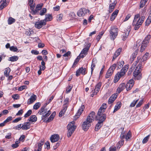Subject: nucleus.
Listing matches in <instances>:
<instances>
[{
    "label": "nucleus",
    "instance_id": "c9c22d12",
    "mask_svg": "<svg viewBox=\"0 0 151 151\" xmlns=\"http://www.w3.org/2000/svg\"><path fill=\"white\" fill-rule=\"evenodd\" d=\"M91 117V122H93L95 118L96 119V116L95 115V113L93 111H92L89 114V117Z\"/></svg>",
    "mask_w": 151,
    "mask_h": 151
},
{
    "label": "nucleus",
    "instance_id": "680f3d73",
    "mask_svg": "<svg viewBox=\"0 0 151 151\" xmlns=\"http://www.w3.org/2000/svg\"><path fill=\"white\" fill-rule=\"evenodd\" d=\"M12 119V116L8 117L4 121L6 124L11 121Z\"/></svg>",
    "mask_w": 151,
    "mask_h": 151
},
{
    "label": "nucleus",
    "instance_id": "dca6fc26",
    "mask_svg": "<svg viewBox=\"0 0 151 151\" xmlns=\"http://www.w3.org/2000/svg\"><path fill=\"white\" fill-rule=\"evenodd\" d=\"M129 65H125L122 68L120 72H118L120 73L121 75L123 76L125 74L127 70L129 68Z\"/></svg>",
    "mask_w": 151,
    "mask_h": 151
},
{
    "label": "nucleus",
    "instance_id": "4be33fe9",
    "mask_svg": "<svg viewBox=\"0 0 151 151\" xmlns=\"http://www.w3.org/2000/svg\"><path fill=\"white\" fill-rule=\"evenodd\" d=\"M119 12L117 9L115 10L111 14L110 17V20L111 21H113L116 17Z\"/></svg>",
    "mask_w": 151,
    "mask_h": 151
},
{
    "label": "nucleus",
    "instance_id": "a878e982",
    "mask_svg": "<svg viewBox=\"0 0 151 151\" xmlns=\"http://www.w3.org/2000/svg\"><path fill=\"white\" fill-rule=\"evenodd\" d=\"M68 106H65L63 107V109L61 111L59 114V116L60 117L62 116L63 115L64 113H65L66 110L67 109Z\"/></svg>",
    "mask_w": 151,
    "mask_h": 151
},
{
    "label": "nucleus",
    "instance_id": "f03ea898",
    "mask_svg": "<svg viewBox=\"0 0 151 151\" xmlns=\"http://www.w3.org/2000/svg\"><path fill=\"white\" fill-rule=\"evenodd\" d=\"M145 17L142 16L140 18V15L139 14H137L135 15L132 23V24L134 26V29L135 30H137L141 26L143 22Z\"/></svg>",
    "mask_w": 151,
    "mask_h": 151
},
{
    "label": "nucleus",
    "instance_id": "58836bf2",
    "mask_svg": "<svg viewBox=\"0 0 151 151\" xmlns=\"http://www.w3.org/2000/svg\"><path fill=\"white\" fill-rule=\"evenodd\" d=\"M51 113V111L50 110H49L45 115H43L42 116V119H43L44 120H46V118Z\"/></svg>",
    "mask_w": 151,
    "mask_h": 151
},
{
    "label": "nucleus",
    "instance_id": "6e6d98bb",
    "mask_svg": "<svg viewBox=\"0 0 151 151\" xmlns=\"http://www.w3.org/2000/svg\"><path fill=\"white\" fill-rule=\"evenodd\" d=\"M116 66V64H114L110 67L109 69L111 70L113 72H114V71L115 69Z\"/></svg>",
    "mask_w": 151,
    "mask_h": 151
},
{
    "label": "nucleus",
    "instance_id": "f3484780",
    "mask_svg": "<svg viewBox=\"0 0 151 151\" xmlns=\"http://www.w3.org/2000/svg\"><path fill=\"white\" fill-rule=\"evenodd\" d=\"M122 50V48L120 47L115 52L112 59V61H114L115 59L120 54Z\"/></svg>",
    "mask_w": 151,
    "mask_h": 151
},
{
    "label": "nucleus",
    "instance_id": "c03bdc74",
    "mask_svg": "<svg viewBox=\"0 0 151 151\" xmlns=\"http://www.w3.org/2000/svg\"><path fill=\"white\" fill-rule=\"evenodd\" d=\"M41 104L40 102H37L33 106V109L35 110L37 109L40 106Z\"/></svg>",
    "mask_w": 151,
    "mask_h": 151
},
{
    "label": "nucleus",
    "instance_id": "a19ab883",
    "mask_svg": "<svg viewBox=\"0 0 151 151\" xmlns=\"http://www.w3.org/2000/svg\"><path fill=\"white\" fill-rule=\"evenodd\" d=\"M47 12V9L46 8H43L42 9L40 10L39 12V14L41 16H43Z\"/></svg>",
    "mask_w": 151,
    "mask_h": 151
},
{
    "label": "nucleus",
    "instance_id": "ea45409f",
    "mask_svg": "<svg viewBox=\"0 0 151 151\" xmlns=\"http://www.w3.org/2000/svg\"><path fill=\"white\" fill-rule=\"evenodd\" d=\"M113 73V72L112 71L109 69L106 75V78H109L112 75Z\"/></svg>",
    "mask_w": 151,
    "mask_h": 151
},
{
    "label": "nucleus",
    "instance_id": "a211bd4d",
    "mask_svg": "<svg viewBox=\"0 0 151 151\" xmlns=\"http://www.w3.org/2000/svg\"><path fill=\"white\" fill-rule=\"evenodd\" d=\"M125 87V84L123 83L120 84L118 88H117V91L118 93H120L122 91L124 90Z\"/></svg>",
    "mask_w": 151,
    "mask_h": 151
},
{
    "label": "nucleus",
    "instance_id": "69168bd1",
    "mask_svg": "<svg viewBox=\"0 0 151 151\" xmlns=\"http://www.w3.org/2000/svg\"><path fill=\"white\" fill-rule=\"evenodd\" d=\"M44 144V142L41 141V142L39 143L38 145V148L40 150H41L42 146Z\"/></svg>",
    "mask_w": 151,
    "mask_h": 151
},
{
    "label": "nucleus",
    "instance_id": "bb28decb",
    "mask_svg": "<svg viewBox=\"0 0 151 151\" xmlns=\"http://www.w3.org/2000/svg\"><path fill=\"white\" fill-rule=\"evenodd\" d=\"M56 114V112L55 111L53 112L51 115L50 116L49 118L46 121V123H48L52 121L54 119V117L55 116Z\"/></svg>",
    "mask_w": 151,
    "mask_h": 151
},
{
    "label": "nucleus",
    "instance_id": "4d7b16f0",
    "mask_svg": "<svg viewBox=\"0 0 151 151\" xmlns=\"http://www.w3.org/2000/svg\"><path fill=\"white\" fill-rule=\"evenodd\" d=\"M12 97L14 100H17L19 99V96L18 94H15L12 96Z\"/></svg>",
    "mask_w": 151,
    "mask_h": 151
},
{
    "label": "nucleus",
    "instance_id": "a18cd8bd",
    "mask_svg": "<svg viewBox=\"0 0 151 151\" xmlns=\"http://www.w3.org/2000/svg\"><path fill=\"white\" fill-rule=\"evenodd\" d=\"M133 86L132 84H130L128 83H127L126 85H125L127 91L130 90Z\"/></svg>",
    "mask_w": 151,
    "mask_h": 151
},
{
    "label": "nucleus",
    "instance_id": "37998d69",
    "mask_svg": "<svg viewBox=\"0 0 151 151\" xmlns=\"http://www.w3.org/2000/svg\"><path fill=\"white\" fill-rule=\"evenodd\" d=\"M151 22V17L149 16L146 20L145 22V25L146 26H148Z\"/></svg>",
    "mask_w": 151,
    "mask_h": 151
},
{
    "label": "nucleus",
    "instance_id": "20e7f679",
    "mask_svg": "<svg viewBox=\"0 0 151 151\" xmlns=\"http://www.w3.org/2000/svg\"><path fill=\"white\" fill-rule=\"evenodd\" d=\"M119 30L115 26H111L109 31V36L111 40H114L118 35Z\"/></svg>",
    "mask_w": 151,
    "mask_h": 151
},
{
    "label": "nucleus",
    "instance_id": "e2e57ef3",
    "mask_svg": "<svg viewBox=\"0 0 151 151\" xmlns=\"http://www.w3.org/2000/svg\"><path fill=\"white\" fill-rule=\"evenodd\" d=\"M27 88L26 86H23L19 87L18 88V90L19 91H22L24 89H25Z\"/></svg>",
    "mask_w": 151,
    "mask_h": 151
},
{
    "label": "nucleus",
    "instance_id": "f704fd0d",
    "mask_svg": "<svg viewBox=\"0 0 151 151\" xmlns=\"http://www.w3.org/2000/svg\"><path fill=\"white\" fill-rule=\"evenodd\" d=\"M18 59V57L16 56H13L9 58L8 60L11 62L17 61Z\"/></svg>",
    "mask_w": 151,
    "mask_h": 151
},
{
    "label": "nucleus",
    "instance_id": "13d9d810",
    "mask_svg": "<svg viewBox=\"0 0 151 151\" xmlns=\"http://www.w3.org/2000/svg\"><path fill=\"white\" fill-rule=\"evenodd\" d=\"M22 124H18L17 126L14 127H13V129H16V130H19L21 128V127H22Z\"/></svg>",
    "mask_w": 151,
    "mask_h": 151
},
{
    "label": "nucleus",
    "instance_id": "0eeeda50",
    "mask_svg": "<svg viewBox=\"0 0 151 151\" xmlns=\"http://www.w3.org/2000/svg\"><path fill=\"white\" fill-rule=\"evenodd\" d=\"M89 12L88 10L85 8L81 9L78 12L77 14L79 17L84 16L87 12Z\"/></svg>",
    "mask_w": 151,
    "mask_h": 151
},
{
    "label": "nucleus",
    "instance_id": "b1692460",
    "mask_svg": "<svg viewBox=\"0 0 151 151\" xmlns=\"http://www.w3.org/2000/svg\"><path fill=\"white\" fill-rule=\"evenodd\" d=\"M149 54L148 53H146L143 56L142 59L141 60V61L139 63L142 64H144L145 63V61H146L148 58Z\"/></svg>",
    "mask_w": 151,
    "mask_h": 151
},
{
    "label": "nucleus",
    "instance_id": "5fc2aeb1",
    "mask_svg": "<svg viewBox=\"0 0 151 151\" xmlns=\"http://www.w3.org/2000/svg\"><path fill=\"white\" fill-rule=\"evenodd\" d=\"M54 97L53 96H52L47 101L46 103L45 104V106H46L48 104L51 102L52 100L53 99Z\"/></svg>",
    "mask_w": 151,
    "mask_h": 151
},
{
    "label": "nucleus",
    "instance_id": "72a5a7b5",
    "mask_svg": "<svg viewBox=\"0 0 151 151\" xmlns=\"http://www.w3.org/2000/svg\"><path fill=\"white\" fill-rule=\"evenodd\" d=\"M124 61H118L117 63V64H116V65H117V69H120L124 65Z\"/></svg>",
    "mask_w": 151,
    "mask_h": 151
},
{
    "label": "nucleus",
    "instance_id": "393cba45",
    "mask_svg": "<svg viewBox=\"0 0 151 151\" xmlns=\"http://www.w3.org/2000/svg\"><path fill=\"white\" fill-rule=\"evenodd\" d=\"M122 106V103L120 101L117 102L114 107V109L113 112L114 113L116 112Z\"/></svg>",
    "mask_w": 151,
    "mask_h": 151
},
{
    "label": "nucleus",
    "instance_id": "412c9836",
    "mask_svg": "<svg viewBox=\"0 0 151 151\" xmlns=\"http://www.w3.org/2000/svg\"><path fill=\"white\" fill-rule=\"evenodd\" d=\"M37 99V96L35 95H33L31 96L30 98L28 100L27 104H28L32 103Z\"/></svg>",
    "mask_w": 151,
    "mask_h": 151
},
{
    "label": "nucleus",
    "instance_id": "f8f14e48",
    "mask_svg": "<svg viewBox=\"0 0 151 151\" xmlns=\"http://www.w3.org/2000/svg\"><path fill=\"white\" fill-rule=\"evenodd\" d=\"M81 73L84 75L86 74L87 73L86 69L85 68H83V67L79 68L76 71V76H78Z\"/></svg>",
    "mask_w": 151,
    "mask_h": 151
},
{
    "label": "nucleus",
    "instance_id": "7ed1b4c3",
    "mask_svg": "<svg viewBox=\"0 0 151 151\" xmlns=\"http://www.w3.org/2000/svg\"><path fill=\"white\" fill-rule=\"evenodd\" d=\"M142 65L140 63L136 67V69L133 72V76L137 80H140L142 78V74L141 73L142 70Z\"/></svg>",
    "mask_w": 151,
    "mask_h": 151
},
{
    "label": "nucleus",
    "instance_id": "bf43d9fd",
    "mask_svg": "<svg viewBox=\"0 0 151 151\" xmlns=\"http://www.w3.org/2000/svg\"><path fill=\"white\" fill-rule=\"evenodd\" d=\"M138 100V99H137L136 100H134L131 103L130 105V106L131 107H133L135 106L136 103L137 102Z\"/></svg>",
    "mask_w": 151,
    "mask_h": 151
},
{
    "label": "nucleus",
    "instance_id": "6e6552de",
    "mask_svg": "<svg viewBox=\"0 0 151 151\" xmlns=\"http://www.w3.org/2000/svg\"><path fill=\"white\" fill-rule=\"evenodd\" d=\"M131 29V26H128L126 30H124V32L123 35L122 40L123 41L125 40L128 37V35L130 32Z\"/></svg>",
    "mask_w": 151,
    "mask_h": 151
},
{
    "label": "nucleus",
    "instance_id": "9b49d317",
    "mask_svg": "<svg viewBox=\"0 0 151 151\" xmlns=\"http://www.w3.org/2000/svg\"><path fill=\"white\" fill-rule=\"evenodd\" d=\"M91 125V123L86 120L82 124V128L84 131H87Z\"/></svg>",
    "mask_w": 151,
    "mask_h": 151
},
{
    "label": "nucleus",
    "instance_id": "3c124183",
    "mask_svg": "<svg viewBox=\"0 0 151 151\" xmlns=\"http://www.w3.org/2000/svg\"><path fill=\"white\" fill-rule=\"evenodd\" d=\"M150 137V135H148L146 137L143 139L142 142L143 144L146 143L148 141Z\"/></svg>",
    "mask_w": 151,
    "mask_h": 151
},
{
    "label": "nucleus",
    "instance_id": "338daca9",
    "mask_svg": "<svg viewBox=\"0 0 151 151\" xmlns=\"http://www.w3.org/2000/svg\"><path fill=\"white\" fill-rule=\"evenodd\" d=\"M114 100H115L113 99L112 97H110L108 101V103L109 104H112Z\"/></svg>",
    "mask_w": 151,
    "mask_h": 151
},
{
    "label": "nucleus",
    "instance_id": "ddd939ff",
    "mask_svg": "<svg viewBox=\"0 0 151 151\" xmlns=\"http://www.w3.org/2000/svg\"><path fill=\"white\" fill-rule=\"evenodd\" d=\"M101 85V83L100 82L98 83L96 86L94 90L93 93V96H93L94 95H96L98 92L99 91L100 87Z\"/></svg>",
    "mask_w": 151,
    "mask_h": 151
},
{
    "label": "nucleus",
    "instance_id": "49530a36",
    "mask_svg": "<svg viewBox=\"0 0 151 151\" xmlns=\"http://www.w3.org/2000/svg\"><path fill=\"white\" fill-rule=\"evenodd\" d=\"M145 0H141L140 2V8L143 7L147 3Z\"/></svg>",
    "mask_w": 151,
    "mask_h": 151
},
{
    "label": "nucleus",
    "instance_id": "423d86ee",
    "mask_svg": "<svg viewBox=\"0 0 151 151\" xmlns=\"http://www.w3.org/2000/svg\"><path fill=\"white\" fill-rule=\"evenodd\" d=\"M116 0H110V3L109 7V12H111L114 9L116 4Z\"/></svg>",
    "mask_w": 151,
    "mask_h": 151
},
{
    "label": "nucleus",
    "instance_id": "0e129e2a",
    "mask_svg": "<svg viewBox=\"0 0 151 151\" xmlns=\"http://www.w3.org/2000/svg\"><path fill=\"white\" fill-rule=\"evenodd\" d=\"M21 119L22 118L21 117H19L17 118L13 121L12 122L14 123H17L19 121H20L21 120Z\"/></svg>",
    "mask_w": 151,
    "mask_h": 151
},
{
    "label": "nucleus",
    "instance_id": "9d476101",
    "mask_svg": "<svg viewBox=\"0 0 151 151\" xmlns=\"http://www.w3.org/2000/svg\"><path fill=\"white\" fill-rule=\"evenodd\" d=\"M43 5V3H40L36 5L35 9L33 11V14H39V11L40 10Z\"/></svg>",
    "mask_w": 151,
    "mask_h": 151
},
{
    "label": "nucleus",
    "instance_id": "2eb2a0df",
    "mask_svg": "<svg viewBox=\"0 0 151 151\" xmlns=\"http://www.w3.org/2000/svg\"><path fill=\"white\" fill-rule=\"evenodd\" d=\"M31 124L29 122H25L23 124H22L21 128L22 130H27L30 127Z\"/></svg>",
    "mask_w": 151,
    "mask_h": 151
},
{
    "label": "nucleus",
    "instance_id": "473e14b6",
    "mask_svg": "<svg viewBox=\"0 0 151 151\" xmlns=\"http://www.w3.org/2000/svg\"><path fill=\"white\" fill-rule=\"evenodd\" d=\"M103 122H101L99 121L96 124V127L95 129V131H98V130L100 129L101 126L103 125Z\"/></svg>",
    "mask_w": 151,
    "mask_h": 151
},
{
    "label": "nucleus",
    "instance_id": "c756f323",
    "mask_svg": "<svg viewBox=\"0 0 151 151\" xmlns=\"http://www.w3.org/2000/svg\"><path fill=\"white\" fill-rule=\"evenodd\" d=\"M7 5V3L6 2V0H2L1 2L0 5V9H2L5 6Z\"/></svg>",
    "mask_w": 151,
    "mask_h": 151
},
{
    "label": "nucleus",
    "instance_id": "c85d7f7f",
    "mask_svg": "<svg viewBox=\"0 0 151 151\" xmlns=\"http://www.w3.org/2000/svg\"><path fill=\"white\" fill-rule=\"evenodd\" d=\"M122 76H123L121 75L120 73L118 72L117 74L115 75L114 77V82L115 83L117 82L120 79L121 77H122Z\"/></svg>",
    "mask_w": 151,
    "mask_h": 151
},
{
    "label": "nucleus",
    "instance_id": "4c0bfd02",
    "mask_svg": "<svg viewBox=\"0 0 151 151\" xmlns=\"http://www.w3.org/2000/svg\"><path fill=\"white\" fill-rule=\"evenodd\" d=\"M9 24H11L15 22V19L12 17H9L7 20Z\"/></svg>",
    "mask_w": 151,
    "mask_h": 151
},
{
    "label": "nucleus",
    "instance_id": "774afa93",
    "mask_svg": "<svg viewBox=\"0 0 151 151\" xmlns=\"http://www.w3.org/2000/svg\"><path fill=\"white\" fill-rule=\"evenodd\" d=\"M109 151H116V147L115 146L110 147L109 149Z\"/></svg>",
    "mask_w": 151,
    "mask_h": 151
},
{
    "label": "nucleus",
    "instance_id": "4468645a",
    "mask_svg": "<svg viewBox=\"0 0 151 151\" xmlns=\"http://www.w3.org/2000/svg\"><path fill=\"white\" fill-rule=\"evenodd\" d=\"M89 48L88 47H86L84 48L81 51V54L79 55V58H83L87 54V52Z\"/></svg>",
    "mask_w": 151,
    "mask_h": 151
},
{
    "label": "nucleus",
    "instance_id": "2f4dec72",
    "mask_svg": "<svg viewBox=\"0 0 151 151\" xmlns=\"http://www.w3.org/2000/svg\"><path fill=\"white\" fill-rule=\"evenodd\" d=\"M46 17L45 19L43 20H45V23L47 21H50L52 20V16L51 14H47L45 16Z\"/></svg>",
    "mask_w": 151,
    "mask_h": 151
},
{
    "label": "nucleus",
    "instance_id": "6ab92c4d",
    "mask_svg": "<svg viewBox=\"0 0 151 151\" xmlns=\"http://www.w3.org/2000/svg\"><path fill=\"white\" fill-rule=\"evenodd\" d=\"M84 108L85 107L84 105H82L81 107H80L75 115L77 117V118H78L79 116L81 114L83 111Z\"/></svg>",
    "mask_w": 151,
    "mask_h": 151
},
{
    "label": "nucleus",
    "instance_id": "5701e85b",
    "mask_svg": "<svg viewBox=\"0 0 151 151\" xmlns=\"http://www.w3.org/2000/svg\"><path fill=\"white\" fill-rule=\"evenodd\" d=\"M151 36L150 35H148L144 39L142 42V44L147 45L150 40Z\"/></svg>",
    "mask_w": 151,
    "mask_h": 151
},
{
    "label": "nucleus",
    "instance_id": "de8ad7c7",
    "mask_svg": "<svg viewBox=\"0 0 151 151\" xmlns=\"http://www.w3.org/2000/svg\"><path fill=\"white\" fill-rule=\"evenodd\" d=\"M69 99L68 98H66L64 101V104H63V106H68L67 104L68 103L69 101Z\"/></svg>",
    "mask_w": 151,
    "mask_h": 151
},
{
    "label": "nucleus",
    "instance_id": "7c9ffc66",
    "mask_svg": "<svg viewBox=\"0 0 151 151\" xmlns=\"http://www.w3.org/2000/svg\"><path fill=\"white\" fill-rule=\"evenodd\" d=\"M37 117L35 115H31L28 119V121L32 122H35L37 120Z\"/></svg>",
    "mask_w": 151,
    "mask_h": 151
},
{
    "label": "nucleus",
    "instance_id": "e433bc0d",
    "mask_svg": "<svg viewBox=\"0 0 151 151\" xmlns=\"http://www.w3.org/2000/svg\"><path fill=\"white\" fill-rule=\"evenodd\" d=\"M45 104L43 107H42L40 109L38 113L40 114L41 115L42 112H44V113H46L47 111V109H45V107L46 106H45Z\"/></svg>",
    "mask_w": 151,
    "mask_h": 151
},
{
    "label": "nucleus",
    "instance_id": "f257e3e1",
    "mask_svg": "<svg viewBox=\"0 0 151 151\" xmlns=\"http://www.w3.org/2000/svg\"><path fill=\"white\" fill-rule=\"evenodd\" d=\"M107 107V104L106 103H103L102 105L96 116V120L103 123L106 118V115L104 113Z\"/></svg>",
    "mask_w": 151,
    "mask_h": 151
},
{
    "label": "nucleus",
    "instance_id": "052dcab7",
    "mask_svg": "<svg viewBox=\"0 0 151 151\" xmlns=\"http://www.w3.org/2000/svg\"><path fill=\"white\" fill-rule=\"evenodd\" d=\"M29 5L30 6V9L32 11L33 14V11H34V10H35L34 9L35 6V3H34V4H31Z\"/></svg>",
    "mask_w": 151,
    "mask_h": 151
},
{
    "label": "nucleus",
    "instance_id": "cd10ccee",
    "mask_svg": "<svg viewBox=\"0 0 151 151\" xmlns=\"http://www.w3.org/2000/svg\"><path fill=\"white\" fill-rule=\"evenodd\" d=\"M97 62L96 59H93L91 65V73H92L94 68L95 67V65Z\"/></svg>",
    "mask_w": 151,
    "mask_h": 151
},
{
    "label": "nucleus",
    "instance_id": "aec40b11",
    "mask_svg": "<svg viewBox=\"0 0 151 151\" xmlns=\"http://www.w3.org/2000/svg\"><path fill=\"white\" fill-rule=\"evenodd\" d=\"M59 136L58 134L52 135L50 137V140L52 142L57 141L59 139Z\"/></svg>",
    "mask_w": 151,
    "mask_h": 151
},
{
    "label": "nucleus",
    "instance_id": "1a4fd4ad",
    "mask_svg": "<svg viewBox=\"0 0 151 151\" xmlns=\"http://www.w3.org/2000/svg\"><path fill=\"white\" fill-rule=\"evenodd\" d=\"M46 24L45 20H43L36 22L35 24V26L38 29H40Z\"/></svg>",
    "mask_w": 151,
    "mask_h": 151
},
{
    "label": "nucleus",
    "instance_id": "39448f33",
    "mask_svg": "<svg viewBox=\"0 0 151 151\" xmlns=\"http://www.w3.org/2000/svg\"><path fill=\"white\" fill-rule=\"evenodd\" d=\"M74 123L75 122L74 121L72 122H70L67 126L68 129L67 136L68 137L71 136L76 128V126L74 125Z\"/></svg>",
    "mask_w": 151,
    "mask_h": 151
},
{
    "label": "nucleus",
    "instance_id": "09e8293b",
    "mask_svg": "<svg viewBox=\"0 0 151 151\" xmlns=\"http://www.w3.org/2000/svg\"><path fill=\"white\" fill-rule=\"evenodd\" d=\"M32 111L31 110H29L24 115V117H27L29 116L32 114Z\"/></svg>",
    "mask_w": 151,
    "mask_h": 151
},
{
    "label": "nucleus",
    "instance_id": "8fccbe9b",
    "mask_svg": "<svg viewBox=\"0 0 151 151\" xmlns=\"http://www.w3.org/2000/svg\"><path fill=\"white\" fill-rule=\"evenodd\" d=\"M147 45H145V44H142H142L141 45V49L140 50V52H142L146 48Z\"/></svg>",
    "mask_w": 151,
    "mask_h": 151
},
{
    "label": "nucleus",
    "instance_id": "79ce46f5",
    "mask_svg": "<svg viewBox=\"0 0 151 151\" xmlns=\"http://www.w3.org/2000/svg\"><path fill=\"white\" fill-rule=\"evenodd\" d=\"M10 72V69L9 68H6L4 72V75L6 77L8 76L9 75Z\"/></svg>",
    "mask_w": 151,
    "mask_h": 151
},
{
    "label": "nucleus",
    "instance_id": "603ef678",
    "mask_svg": "<svg viewBox=\"0 0 151 151\" xmlns=\"http://www.w3.org/2000/svg\"><path fill=\"white\" fill-rule=\"evenodd\" d=\"M131 133L129 131L127 133V135L125 136V138L127 141L128 140V139H129L131 137Z\"/></svg>",
    "mask_w": 151,
    "mask_h": 151
},
{
    "label": "nucleus",
    "instance_id": "864d4df0",
    "mask_svg": "<svg viewBox=\"0 0 151 151\" xmlns=\"http://www.w3.org/2000/svg\"><path fill=\"white\" fill-rule=\"evenodd\" d=\"M18 50L17 47H14V46H11L10 47V50L14 52H17Z\"/></svg>",
    "mask_w": 151,
    "mask_h": 151
}]
</instances>
